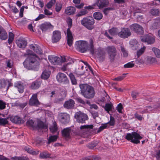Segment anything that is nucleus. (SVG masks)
Instances as JSON below:
<instances>
[{
  "label": "nucleus",
  "instance_id": "f257e3e1",
  "mask_svg": "<svg viewBox=\"0 0 160 160\" xmlns=\"http://www.w3.org/2000/svg\"><path fill=\"white\" fill-rule=\"evenodd\" d=\"M28 58L23 62L24 67L29 69L37 70L39 65V62L38 61V58L35 54H32V51L28 50Z\"/></svg>",
  "mask_w": 160,
  "mask_h": 160
},
{
  "label": "nucleus",
  "instance_id": "f03ea898",
  "mask_svg": "<svg viewBox=\"0 0 160 160\" xmlns=\"http://www.w3.org/2000/svg\"><path fill=\"white\" fill-rule=\"evenodd\" d=\"M90 44L88 45L87 42L83 40L77 41L75 43V47L80 52L84 53L89 50L91 53L93 55L94 54L93 42L92 39H90L89 41Z\"/></svg>",
  "mask_w": 160,
  "mask_h": 160
},
{
  "label": "nucleus",
  "instance_id": "7ed1b4c3",
  "mask_svg": "<svg viewBox=\"0 0 160 160\" xmlns=\"http://www.w3.org/2000/svg\"><path fill=\"white\" fill-rule=\"evenodd\" d=\"M81 94L85 98L88 99L92 98L95 95L93 88L87 84H81L79 85Z\"/></svg>",
  "mask_w": 160,
  "mask_h": 160
},
{
  "label": "nucleus",
  "instance_id": "20e7f679",
  "mask_svg": "<svg viewBox=\"0 0 160 160\" xmlns=\"http://www.w3.org/2000/svg\"><path fill=\"white\" fill-rule=\"evenodd\" d=\"M27 124L28 126L31 127L34 129H42L47 128V125L38 119L34 121L32 119L29 120L27 122Z\"/></svg>",
  "mask_w": 160,
  "mask_h": 160
},
{
  "label": "nucleus",
  "instance_id": "39448f33",
  "mask_svg": "<svg viewBox=\"0 0 160 160\" xmlns=\"http://www.w3.org/2000/svg\"><path fill=\"white\" fill-rule=\"evenodd\" d=\"M94 20L92 17L90 16L84 18L81 21V24L89 30H91L94 28Z\"/></svg>",
  "mask_w": 160,
  "mask_h": 160
},
{
  "label": "nucleus",
  "instance_id": "423d86ee",
  "mask_svg": "<svg viewBox=\"0 0 160 160\" xmlns=\"http://www.w3.org/2000/svg\"><path fill=\"white\" fill-rule=\"evenodd\" d=\"M125 138L133 143L138 144L140 143L139 140L142 139V137L136 132H133L131 133H127L125 136Z\"/></svg>",
  "mask_w": 160,
  "mask_h": 160
},
{
  "label": "nucleus",
  "instance_id": "0eeeda50",
  "mask_svg": "<svg viewBox=\"0 0 160 160\" xmlns=\"http://www.w3.org/2000/svg\"><path fill=\"white\" fill-rule=\"evenodd\" d=\"M49 61L54 65H59L62 62H67V58L65 56L58 57L56 56L50 55L48 56Z\"/></svg>",
  "mask_w": 160,
  "mask_h": 160
},
{
  "label": "nucleus",
  "instance_id": "6e6552de",
  "mask_svg": "<svg viewBox=\"0 0 160 160\" xmlns=\"http://www.w3.org/2000/svg\"><path fill=\"white\" fill-rule=\"evenodd\" d=\"M67 22L69 27L67 32V43L69 46H71L73 43V40L72 33L70 30V28L72 25V20L71 18H67Z\"/></svg>",
  "mask_w": 160,
  "mask_h": 160
},
{
  "label": "nucleus",
  "instance_id": "1a4fd4ad",
  "mask_svg": "<svg viewBox=\"0 0 160 160\" xmlns=\"http://www.w3.org/2000/svg\"><path fill=\"white\" fill-rule=\"evenodd\" d=\"M106 50L108 53L109 59L111 62H113L117 54L116 48L113 46H108L107 47Z\"/></svg>",
  "mask_w": 160,
  "mask_h": 160
},
{
  "label": "nucleus",
  "instance_id": "9d476101",
  "mask_svg": "<svg viewBox=\"0 0 160 160\" xmlns=\"http://www.w3.org/2000/svg\"><path fill=\"white\" fill-rule=\"evenodd\" d=\"M74 118L76 119L77 122L82 123H85V121L88 119L87 115L80 111L77 112L75 113Z\"/></svg>",
  "mask_w": 160,
  "mask_h": 160
},
{
  "label": "nucleus",
  "instance_id": "9b49d317",
  "mask_svg": "<svg viewBox=\"0 0 160 160\" xmlns=\"http://www.w3.org/2000/svg\"><path fill=\"white\" fill-rule=\"evenodd\" d=\"M58 119L62 123L66 124L68 123L70 120L69 115L66 113H60L59 114Z\"/></svg>",
  "mask_w": 160,
  "mask_h": 160
},
{
  "label": "nucleus",
  "instance_id": "f8f14e48",
  "mask_svg": "<svg viewBox=\"0 0 160 160\" xmlns=\"http://www.w3.org/2000/svg\"><path fill=\"white\" fill-rule=\"evenodd\" d=\"M96 57L100 61H103L105 58V52L102 48H99L94 51Z\"/></svg>",
  "mask_w": 160,
  "mask_h": 160
},
{
  "label": "nucleus",
  "instance_id": "ddd939ff",
  "mask_svg": "<svg viewBox=\"0 0 160 160\" xmlns=\"http://www.w3.org/2000/svg\"><path fill=\"white\" fill-rule=\"evenodd\" d=\"M131 34V32L129 28H123L121 31L119 32L118 36L121 38H128Z\"/></svg>",
  "mask_w": 160,
  "mask_h": 160
},
{
  "label": "nucleus",
  "instance_id": "4468645a",
  "mask_svg": "<svg viewBox=\"0 0 160 160\" xmlns=\"http://www.w3.org/2000/svg\"><path fill=\"white\" fill-rule=\"evenodd\" d=\"M37 97V94L36 93L32 96L29 102V104L30 105L38 107L40 105V103Z\"/></svg>",
  "mask_w": 160,
  "mask_h": 160
},
{
  "label": "nucleus",
  "instance_id": "2eb2a0df",
  "mask_svg": "<svg viewBox=\"0 0 160 160\" xmlns=\"http://www.w3.org/2000/svg\"><path fill=\"white\" fill-rule=\"evenodd\" d=\"M130 28L136 33L140 34L143 32V28L137 24L134 23L131 25L130 26Z\"/></svg>",
  "mask_w": 160,
  "mask_h": 160
},
{
  "label": "nucleus",
  "instance_id": "dca6fc26",
  "mask_svg": "<svg viewBox=\"0 0 160 160\" xmlns=\"http://www.w3.org/2000/svg\"><path fill=\"white\" fill-rule=\"evenodd\" d=\"M61 38V33L59 31L56 30L53 32L52 38V42L56 43L60 40Z\"/></svg>",
  "mask_w": 160,
  "mask_h": 160
},
{
  "label": "nucleus",
  "instance_id": "f3484780",
  "mask_svg": "<svg viewBox=\"0 0 160 160\" xmlns=\"http://www.w3.org/2000/svg\"><path fill=\"white\" fill-rule=\"evenodd\" d=\"M57 79L58 81L60 83H68L69 82L66 75L64 73L61 72L58 73L57 76Z\"/></svg>",
  "mask_w": 160,
  "mask_h": 160
},
{
  "label": "nucleus",
  "instance_id": "a211bd4d",
  "mask_svg": "<svg viewBox=\"0 0 160 160\" xmlns=\"http://www.w3.org/2000/svg\"><path fill=\"white\" fill-rule=\"evenodd\" d=\"M67 58V62L68 61L70 62H68L67 64L63 65L60 68V70L63 71H65L67 70H69L70 69V68L72 66V64L74 63V61L72 58H68V57H66Z\"/></svg>",
  "mask_w": 160,
  "mask_h": 160
},
{
  "label": "nucleus",
  "instance_id": "6ab92c4d",
  "mask_svg": "<svg viewBox=\"0 0 160 160\" xmlns=\"http://www.w3.org/2000/svg\"><path fill=\"white\" fill-rule=\"evenodd\" d=\"M75 103V102L73 100L70 99L65 102L63 106L67 109H71L74 108Z\"/></svg>",
  "mask_w": 160,
  "mask_h": 160
},
{
  "label": "nucleus",
  "instance_id": "aec40b11",
  "mask_svg": "<svg viewBox=\"0 0 160 160\" xmlns=\"http://www.w3.org/2000/svg\"><path fill=\"white\" fill-rule=\"evenodd\" d=\"M142 40L143 42H146L148 44H153L155 42L154 38L148 35H145L142 39Z\"/></svg>",
  "mask_w": 160,
  "mask_h": 160
},
{
  "label": "nucleus",
  "instance_id": "412c9836",
  "mask_svg": "<svg viewBox=\"0 0 160 160\" xmlns=\"http://www.w3.org/2000/svg\"><path fill=\"white\" fill-rule=\"evenodd\" d=\"M53 28V26L50 23H44L42 24L40 26V28L42 32H45L48 29H52Z\"/></svg>",
  "mask_w": 160,
  "mask_h": 160
},
{
  "label": "nucleus",
  "instance_id": "4be33fe9",
  "mask_svg": "<svg viewBox=\"0 0 160 160\" xmlns=\"http://www.w3.org/2000/svg\"><path fill=\"white\" fill-rule=\"evenodd\" d=\"M130 44L132 49L133 50H136L138 49L139 46L137 41L135 39L131 40L130 41Z\"/></svg>",
  "mask_w": 160,
  "mask_h": 160
},
{
  "label": "nucleus",
  "instance_id": "5701e85b",
  "mask_svg": "<svg viewBox=\"0 0 160 160\" xmlns=\"http://www.w3.org/2000/svg\"><path fill=\"white\" fill-rule=\"evenodd\" d=\"M22 149L28 153L32 155H37L39 153L38 150L33 151L31 148L29 146H25L22 148Z\"/></svg>",
  "mask_w": 160,
  "mask_h": 160
},
{
  "label": "nucleus",
  "instance_id": "b1692460",
  "mask_svg": "<svg viewBox=\"0 0 160 160\" xmlns=\"http://www.w3.org/2000/svg\"><path fill=\"white\" fill-rule=\"evenodd\" d=\"M30 48L33 49L37 53L41 55L42 53V50L40 47L37 44H31L30 45Z\"/></svg>",
  "mask_w": 160,
  "mask_h": 160
},
{
  "label": "nucleus",
  "instance_id": "393cba45",
  "mask_svg": "<svg viewBox=\"0 0 160 160\" xmlns=\"http://www.w3.org/2000/svg\"><path fill=\"white\" fill-rule=\"evenodd\" d=\"M109 2L108 0H102L99 1L97 3V6L100 9L104 7L107 6Z\"/></svg>",
  "mask_w": 160,
  "mask_h": 160
},
{
  "label": "nucleus",
  "instance_id": "a878e982",
  "mask_svg": "<svg viewBox=\"0 0 160 160\" xmlns=\"http://www.w3.org/2000/svg\"><path fill=\"white\" fill-rule=\"evenodd\" d=\"M75 8L73 7H67L65 10V13L68 15L73 14L76 11Z\"/></svg>",
  "mask_w": 160,
  "mask_h": 160
},
{
  "label": "nucleus",
  "instance_id": "bb28decb",
  "mask_svg": "<svg viewBox=\"0 0 160 160\" xmlns=\"http://www.w3.org/2000/svg\"><path fill=\"white\" fill-rule=\"evenodd\" d=\"M93 126L92 125H87L81 126L80 127V130L82 133H85L88 129L93 128Z\"/></svg>",
  "mask_w": 160,
  "mask_h": 160
},
{
  "label": "nucleus",
  "instance_id": "cd10ccee",
  "mask_svg": "<svg viewBox=\"0 0 160 160\" xmlns=\"http://www.w3.org/2000/svg\"><path fill=\"white\" fill-rule=\"evenodd\" d=\"M7 34L6 31L1 27H0V39L5 40L7 38Z\"/></svg>",
  "mask_w": 160,
  "mask_h": 160
},
{
  "label": "nucleus",
  "instance_id": "c85d7f7f",
  "mask_svg": "<svg viewBox=\"0 0 160 160\" xmlns=\"http://www.w3.org/2000/svg\"><path fill=\"white\" fill-rule=\"evenodd\" d=\"M50 73L51 72L49 71L45 70L42 72L41 78L44 79H47L49 77Z\"/></svg>",
  "mask_w": 160,
  "mask_h": 160
},
{
  "label": "nucleus",
  "instance_id": "c756f323",
  "mask_svg": "<svg viewBox=\"0 0 160 160\" xmlns=\"http://www.w3.org/2000/svg\"><path fill=\"white\" fill-rule=\"evenodd\" d=\"M71 132V129L69 128L64 129L62 132V135L66 138H68L70 136Z\"/></svg>",
  "mask_w": 160,
  "mask_h": 160
},
{
  "label": "nucleus",
  "instance_id": "7c9ffc66",
  "mask_svg": "<svg viewBox=\"0 0 160 160\" xmlns=\"http://www.w3.org/2000/svg\"><path fill=\"white\" fill-rule=\"evenodd\" d=\"M10 120L12 122L19 124L20 122V118L18 116H12L10 117Z\"/></svg>",
  "mask_w": 160,
  "mask_h": 160
},
{
  "label": "nucleus",
  "instance_id": "2f4dec72",
  "mask_svg": "<svg viewBox=\"0 0 160 160\" xmlns=\"http://www.w3.org/2000/svg\"><path fill=\"white\" fill-rule=\"evenodd\" d=\"M146 62L150 64L155 63L157 62L155 58L150 56L147 57Z\"/></svg>",
  "mask_w": 160,
  "mask_h": 160
},
{
  "label": "nucleus",
  "instance_id": "473e14b6",
  "mask_svg": "<svg viewBox=\"0 0 160 160\" xmlns=\"http://www.w3.org/2000/svg\"><path fill=\"white\" fill-rule=\"evenodd\" d=\"M41 82L40 81H36L32 82L31 85V88L32 89H36L40 86Z\"/></svg>",
  "mask_w": 160,
  "mask_h": 160
},
{
  "label": "nucleus",
  "instance_id": "72a5a7b5",
  "mask_svg": "<svg viewBox=\"0 0 160 160\" xmlns=\"http://www.w3.org/2000/svg\"><path fill=\"white\" fill-rule=\"evenodd\" d=\"M50 154L47 152H43L39 155V158L41 159H46L50 158Z\"/></svg>",
  "mask_w": 160,
  "mask_h": 160
},
{
  "label": "nucleus",
  "instance_id": "f704fd0d",
  "mask_svg": "<svg viewBox=\"0 0 160 160\" xmlns=\"http://www.w3.org/2000/svg\"><path fill=\"white\" fill-rule=\"evenodd\" d=\"M49 128L51 132L54 133L57 131L58 128L57 124L54 122L53 123L52 125L50 126Z\"/></svg>",
  "mask_w": 160,
  "mask_h": 160
},
{
  "label": "nucleus",
  "instance_id": "c9c22d12",
  "mask_svg": "<svg viewBox=\"0 0 160 160\" xmlns=\"http://www.w3.org/2000/svg\"><path fill=\"white\" fill-rule=\"evenodd\" d=\"M93 16L95 19L100 20L102 17V14L100 12H97L94 13Z\"/></svg>",
  "mask_w": 160,
  "mask_h": 160
},
{
  "label": "nucleus",
  "instance_id": "e433bc0d",
  "mask_svg": "<svg viewBox=\"0 0 160 160\" xmlns=\"http://www.w3.org/2000/svg\"><path fill=\"white\" fill-rule=\"evenodd\" d=\"M119 31L117 28H112L109 30V32L110 34L112 35H114L117 34H118Z\"/></svg>",
  "mask_w": 160,
  "mask_h": 160
},
{
  "label": "nucleus",
  "instance_id": "4c0bfd02",
  "mask_svg": "<svg viewBox=\"0 0 160 160\" xmlns=\"http://www.w3.org/2000/svg\"><path fill=\"white\" fill-rule=\"evenodd\" d=\"M58 138V136L57 135H51L48 138V143L49 144L51 142H54L56 141Z\"/></svg>",
  "mask_w": 160,
  "mask_h": 160
},
{
  "label": "nucleus",
  "instance_id": "58836bf2",
  "mask_svg": "<svg viewBox=\"0 0 160 160\" xmlns=\"http://www.w3.org/2000/svg\"><path fill=\"white\" fill-rule=\"evenodd\" d=\"M152 50L154 52L156 56L158 58H160V50L156 48H152Z\"/></svg>",
  "mask_w": 160,
  "mask_h": 160
},
{
  "label": "nucleus",
  "instance_id": "ea45409f",
  "mask_svg": "<svg viewBox=\"0 0 160 160\" xmlns=\"http://www.w3.org/2000/svg\"><path fill=\"white\" fill-rule=\"evenodd\" d=\"M14 35L12 32H9V38L8 40V42L10 44L13 40Z\"/></svg>",
  "mask_w": 160,
  "mask_h": 160
},
{
  "label": "nucleus",
  "instance_id": "a19ab883",
  "mask_svg": "<svg viewBox=\"0 0 160 160\" xmlns=\"http://www.w3.org/2000/svg\"><path fill=\"white\" fill-rule=\"evenodd\" d=\"M112 107L113 106L111 104L106 103L104 107V108L108 113L110 111L112 110Z\"/></svg>",
  "mask_w": 160,
  "mask_h": 160
},
{
  "label": "nucleus",
  "instance_id": "79ce46f5",
  "mask_svg": "<svg viewBox=\"0 0 160 160\" xmlns=\"http://www.w3.org/2000/svg\"><path fill=\"white\" fill-rule=\"evenodd\" d=\"M150 12L153 16H158L159 15V10L156 8H153L151 9Z\"/></svg>",
  "mask_w": 160,
  "mask_h": 160
},
{
  "label": "nucleus",
  "instance_id": "37998d69",
  "mask_svg": "<svg viewBox=\"0 0 160 160\" xmlns=\"http://www.w3.org/2000/svg\"><path fill=\"white\" fill-rule=\"evenodd\" d=\"M8 118H0V125H5L8 123Z\"/></svg>",
  "mask_w": 160,
  "mask_h": 160
},
{
  "label": "nucleus",
  "instance_id": "c03bdc74",
  "mask_svg": "<svg viewBox=\"0 0 160 160\" xmlns=\"http://www.w3.org/2000/svg\"><path fill=\"white\" fill-rule=\"evenodd\" d=\"M27 44V41L24 38H21V48H25Z\"/></svg>",
  "mask_w": 160,
  "mask_h": 160
},
{
  "label": "nucleus",
  "instance_id": "a18cd8bd",
  "mask_svg": "<svg viewBox=\"0 0 160 160\" xmlns=\"http://www.w3.org/2000/svg\"><path fill=\"white\" fill-rule=\"evenodd\" d=\"M145 49L146 47L143 46V48H142L138 51H137V55L138 57H139L144 52Z\"/></svg>",
  "mask_w": 160,
  "mask_h": 160
},
{
  "label": "nucleus",
  "instance_id": "49530a36",
  "mask_svg": "<svg viewBox=\"0 0 160 160\" xmlns=\"http://www.w3.org/2000/svg\"><path fill=\"white\" fill-rule=\"evenodd\" d=\"M88 13V11L86 9H82L79 12L77 15L78 17H80L86 15Z\"/></svg>",
  "mask_w": 160,
  "mask_h": 160
},
{
  "label": "nucleus",
  "instance_id": "de8ad7c7",
  "mask_svg": "<svg viewBox=\"0 0 160 160\" xmlns=\"http://www.w3.org/2000/svg\"><path fill=\"white\" fill-rule=\"evenodd\" d=\"M69 77L70 78L72 83V84L75 85L77 83V81L74 76L72 73L69 74Z\"/></svg>",
  "mask_w": 160,
  "mask_h": 160
},
{
  "label": "nucleus",
  "instance_id": "09e8293b",
  "mask_svg": "<svg viewBox=\"0 0 160 160\" xmlns=\"http://www.w3.org/2000/svg\"><path fill=\"white\" fill-rule=\"evenodd\" d=\"M108 127V123H106L102 124V125L98 129V130L97 132L98 133L99 132L104 129Z\"/></svg>",
  "mask_w": 160,
  "mask_h": 160
},
{
  "label": "nucleus",
  "instance_id": "8fccbe9b",
  "mask_svg": "<svg viewBox=\"0 0 160 160\" xmlns=\"http://www.w3.org/2000/svg\"><path fill=\"white\" fill-rule=\"evenodd\" d=\"M62 4L60 3H57L56 5V10L57 12H59L62 8Z\"/></svg>",
  "mask_w": 160,
  "mask_h": 160
},
{
  "label": "nucleus",
  "instance_id": "3c124183",
  "mask_svg": "<svg viewBox=\"0 0 160 160\" xmlns=\"http://www.w3.org/2000/svg\"><path fill=\"white\" fill-rule=\"evenodd\" d=\"M139 93L136 91H132L131 93V96L134 100H135L137 96L139 95Z\"/></svg>",
  "mask_w": 160,
  "mask_h": 160
},
{
  "label": "nucleus",
  "instance_id": "603ef678",
  "mask_svg": "<svg viewBox=\"0 0 160 160\" xmlns=\"http://www.w3.org/2000/svg\"><path fill=\"white\" fill-rule=\"evenodd\" d=\"M80 160H99V158L96 156H93L89 158H83Z\"/></svg>",
  "mask_w": 160,
  "mask_h": 160
},
{
  "label": "nucleus",
  "instance_id": "864d4df0",
  "mask_svg": "<svg viewBox=\"0 0 160 160\" xmlns=\"http://www.w3.org/2000/svg\"><path fill=\"white\" fill-rule=\"evenodd\" d=\"M132 62H130L128 63H127L125 64L124 67L125 68H132L133 67L134 64L132 63Z\"/></svg>",
  "mask_w": 160,
  "mask_h": 160
},
{
  "label": "nucleus",
  "instance_id": "5fc2aeb1",
  "mask_svg": "<svg viewBox=\"0 0 160 160\" xmlns=\"http://www.w3.org/2000/svg\"><path fill=\"white\" fill-rule=\"evenodd\" d=\"M90 112L94 119H95L96 117H98L99 115L98 112L91 110Z\"/></svg>",
  "mask_w": 160,
  "mask_h": 160
},
{
  "label": "nucleus",
  "instance_id": "6e6d98bb",
  "mask_svg": "<svg viewBox=\"0 0 160 160\" xmlns=\"http://www.w3.org/2000/svg\"><path fill=\"white\" fill-rule=\"evenodd\" d=\"M55 3V0H51L47 5L48 8H50L52 5Z\"/></svg>",
  "mask_w": 160,
  "mask_h": 160
},
{
  "label": "nucleus",
  "instance_id": "4d7b16f0",
  "mask_svg": "<svg viewBox=\"0 0 160 160\" xmlns=\"http://www.w3.org/2000/svg\"><path fill=\"white\" fill-rule=\"evenodd\" d=\"M98 143L96 142H91L87 144V147L89 148L92 149L95 147L97 145Z\"/></svg>",
  "mask_w": 160,
  "mask_h": 160
},
{
  "label": "nucleus",
  "instance_id": "13d9d810",
  "mask_svg": "<svg viewBox=\"0 0 160 160\" xmlns=\"http://www.w3.org/2000/svg\"><path fill=\"white\" fill-rule=\"evenodd\" d=\"M107 123H108V125L109 124V126H113L115 124V120L113 117H110V121Z\"/></svg>",
  "mask_w": 160,
  "mask_h": 160
},
{
  "label": "nucleus",
  "instance_id": "bf43d9fd",
  "mask_svg": "<svg viewBox=\"0 0 160 160\" xmlns=\"http://www.w3.org/2000/svg\"><path fill=\"white\" fill-rule=\"evenodd\" d=\"M113 10V9L112 8H105L103 10V12L105 15H107L109 13V12L110 10Z\"/></svg>",
  "mask_w": 160,
  "mask_h": 160
},
{
  "label": "nucleus",
  "instance_id": "052dcab7",
  "mask_svg": "<svg viewBox=\"0 0 160 160\" xmlns=\"http://www.w3.org/2000/svg\"><path fill=\"white\" fill-rule=\"evenodd\" d=\"M122 106L121 103L118 105L116 108L117 111L120 113H122Z\"/></svg>",
  "mask_w": 160,
  "mask_h": 160
},
{
  "label": "nucleus",
  "instance_id": "680f3d73",
  "mask_svg": "<svg viewBox=\"0 0 160 160\" xmlns=\"http://www.w3.org/2000/svg\"><path fill=\"white\" fill-rule=\"evenodd\" d=\"M6 107V104L2 101L0 100V109H4Z\"/></svg>",
  "mask_w": 160,
  "mask_h": 160
},
{
  "label": "nucleus",
  "instance_id": "e2e57ef3",
  "mask_svg": "<svg viewBox=\"0 0 160 160\" xmlns=\"http://www.w3.org/2000/svg\"><path fill=\"white\" fill-rule=\"evenodd\" d=\"M152 29H157L159 28L158 23L157 22H154L152 25Z\"/></svg>",
  "mask_w": 160,
  "mask_h": 160
},
{
  "label": "nucleus",
  "instance_id": "0e129e2a",
  "mask_svg": "<svg viewBox=\"0 0 160 160\" xmlns=\"http://www.w3.org/2000/svg\"><path fill=\"white\" fill-rule=\"evenodd\" d=\"M76 100L78 102L80 103L83 104H85V102L81 98L79 97L77 98Z\"/></svg>",
  "mask_w": 160,
  "mask_h": 160
},
{
  "label": "nucleus",
  "instance_id": "69168bd1",
  "mask_svg": "<svg viewBox=\"0 0 160 160\" xmlns=\"http://www.w3.org/2000/svg\"><path fill=\"white\" fill-rule=\"evenodd\" d=\"M14 86L18 89V92H20V83L19 82L15 83Z\"/></svg>",
  "mask_w": 160,
  "mask_h": 160
},
{
  "label": "nucleus",
  "instance_id": "338daca9",
  "mask_svg": "<svg viewBox=\"0 0 160 160\" xmlns=\"http://www.w3.org/2000/svg\"><path fill=\"white\" fill-rule=\"evenodd\" d=\"M5 86V83L4 81L0 80V89Z\"/></svg>",
  "mask_w": 160,
  "mask_h": 160
},
{
  "label": "nucleus",
  "instance_id": "774afa93",
  "mask_svg": "<svg viewBox=\"0 0 160 160\" xmlns=\"http://www.w3.org/2000/svg\"><path fill=\"white\" fill-rule=\"evenodd\" d=\"M45 17V16L44 14H40L37 18H36L35 20L36 21H37L38 20H40V19L44 18Z\"/></svg>",
  "mask_w": 160,
  "mask_h": 160
}]
</instances>
